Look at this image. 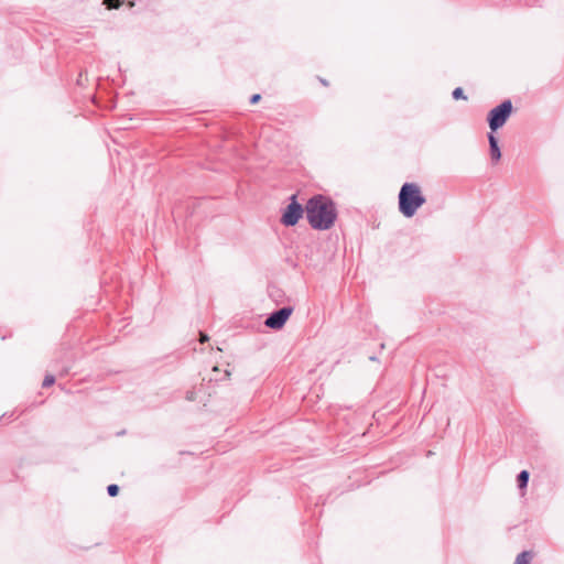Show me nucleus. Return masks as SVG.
I'll return each instance as SVG.
<instances>
[{"mask_svg":"<svg viewBox=\"0 0 564 564\" xmlns=\"http://www.w3.org/2000/svg\"><path fill=\"white\" fill-rule=\"evenodd\" d=\"M421 188L415 183H404L399 192V210L406 217H413L417 209L425 204Z\"/></svg>","mask_w":564,"mask_h":564,"instance_id":"2","label":"nucleus"},{"mask_svg":"<svg viewBox=\"0 0 564 564\" xmlns=\"http://www.w3.org/2000/svg\"><path fill=\"white\" fill-rule=\"evenodd\" d=\"M186 399L193 401L195 399L194 392H187Z\"/></svg>","mask_w":564,"mask_h":564,"instance_id":"14","label":"nucleus"},{"mask_svg":"<svg viewBox=\"0 0 564 564\" xmlns=\"http://www.w3.org/2000/svg\"><path fill=\"white\" fill-rule=\"evenodd\" d=\"M104 4L108 9H118L121 6V0H104Z\"/></svg>","mask_w":564,"mask_h":564,"instance_id":"9","label":"nucleus"},{"mask_svg":"<svg viewBox=\"0 0 564 564\" xmlns=\"http://www.w3.org/2000/svg\"><path fill=\"white\" fill-rule=\"evenodd\" d=\"M208 340V336L206 334L200 333V343H205Z\"/></svg>","mask_w":564,"mask_h":564,"instance_id":"15","label":"nucleus"},{"mask_svg":"<svg viewBox=\"0 0 564 564\" xmlns=\"http://www.w3.org/2000/svg\"><path fill=\"white\" fill-rule=\"evenodd\" d=\"M488 140H489L491 160L497 162L501 158V151L498 145V140L496 139V137L494 134H489Z\"/></svg>","mask_w":564,"mask_h":564,"instance_id":"6","label":"nucleus"},{"mask_svg":"<svg viewBox=\"0 0 564 564\" xmlns=\"http://www.w3.org/2000/svg\"><path fill=\"white\" fill-rule=\"evenodd\" d=\"M303 215V207L296 202V196L291 197V203L284 210L281 221L285 226H294Z\"/></svg>","mask_w":564,"mask_h":564,"instance_id":"4","label":"nucleus"},{"mask_svg":"<svg viewBox=\"0 0 564 564\" xmlns=\"http://www.w3.org/2000/svg\"><path fill=\"white\" fill-rule=\"evenodd\" d=\"M306 218L314 229H329L337 217L334 203L322 195L310 198L305 206Z\"/></svg>","mask_w":564,"mask_h":564,"instance_id":"1","label":"nucleus"},{"mask_svg":"<svg viewBox=\"0 0 564 564\" xmlns=\"http://www.w3.org/2000/svg\"><path fill=\"white\" fill-rule=\"evenodd\" d=\"M512 112V102L507 99L499 106L491 109L488 113V123L491 131H496L501 128L508 120Z\"/></svg>","mask_w":564,"mask_h":564,"instance_id":"3","label":"nucleus"},{"mask_svg":"<svg viewBox=\"0 0 564 564\" xmlns=\"http://www.w3.org/2000/svg\"><path fill=\"white\" fill-rule=\"evenodd\" d=\"M452 95H453V98H454V99H463V100H466V99H467V97H466V96H465V94H464L463 88H460V87L455 88V89L453 90V94H452Z\"/></svg>","mask_w":564,"mask_h":564,"instance_id":"10","label":"nucleus"},{"mask_svg":"<svg viewBox=\"0 0 564 564\" xmlns=\"http://www.w3.org/2000/svg\"><path fill=\"white\" fill-rule=\"evenodd\" d=\"M54 382H55L54 376L47 375V376H45L42 384L44 388H47V387H51Z\"/></svg>","mask_w":564,"mask_h":564,"instance_id":"12","label":"nucleus"},{"mask_svg":"<svg viewBox=\"0 0 564 564\" xmlns=\"http://www.w3.org/2000/svg\"><path fill=\"white\" fill-rule=\"evenodd\" d=\"M293 312V308L290 307V306H284L275 312H273L272 314H270L265 322H264V325L269 328H272V329H280L283 327V325L285 324V322L289 319V317L291 316Z\"/></svg>","mask_w":564,"mask_h":564,"instance_id":"5","label":"nucleus"},{"mask_svg":"<svg viewBox=\"0 0 564 564\" xmlns=\"http://www.w3.org/2000/svg\"><path fill=\"white\" fill-rule=\"evenodd\" d=\"M261 96L259 94H256L251 97L250 102L256 104L260 100Z\"/></svg>","mask_w":564,"mask_h":564,"instance_id":"13","label":"nucleus"},{"mask_svg":"<svg viewBox=\"0 0 564 564\" xmlns=\"http://www.w3.org/2000/svg\"><path fill=\"white\" fill-rule=\"evenodd\" d=\"M532 558H533L532 551H522L521 553H519L517 555L513 564H531Z\"/></svg>","mask_w":564,"mask_h":564,"instance_id":"7","label":"nucleus"},{"mask_svg":"<svg viewBox=\"0 0 564 564\" xmlns=\"http://www.w3.org/2000/svg\"><path fill=\"white\" fill-rule=\"evenodd\" d=\"M107 492H108V495H109L110 497H115V496H117V495H118V492H119V487H118L117 485H115V484L109 485V486L107 487Z\"/></svg>","mask_w":564,"mask_h":564,"instance_id":"11","label":"nucleus"},{"mask_svg":"<svg viewBox=\"0 0 564 564\" xmlns=\"http://www.w3.org/2000/svg\"><path fill=\"white\" fill-rule=\"evenodd\" d=\"M529 477H530V475H529V471H527V470H522L518 475L517 481H518V486L520 489H524L528 486Z\"/></svg>","mask_w":564,"mask_h":564,"instance_id":"8","label":"nucleus"}]
</instances>
